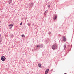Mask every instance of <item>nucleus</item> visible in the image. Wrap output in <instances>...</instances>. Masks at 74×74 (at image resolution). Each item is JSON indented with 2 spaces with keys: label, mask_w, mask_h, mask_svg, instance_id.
I'll return each instance as SVG.
<instances>
[{
  "label": "nucleus",
  "mask_w": 74,
  "mask_h": 74,
  "mask_svg": "<svg viewBox=\"0 0 74 74\" xmlns=\"http://www.w3.org/2000/svg\"><path fill=\"white\" fill-rule=\"evenodd\" d=\"M6 59V58L4 56H2L1 57V60L3 61H5V60Z\"/></svg>",
  "instance_id": "f257e3e1"
},
{
  "label": "nucleus",
  "mask_w": 74,
  "mask_h": 74,
  "mask_svg": "<svg viewBox=\"0 0 74 74\" xmlns=\"http://www.w3.org/2000/svg\"><path fill=\"white\" fill-rule=\"evenodd\" d=\"M56 48V44H55L54 45H53L52 47V49L53 50H55Z\"/></svg>",
  "instance_id": "f03ea898"
},
{
  "label": "nucleus",
  "mask_w": 74,
  "mask_h": 74,
  "mask_svg": "<svg viewBox=\"0 0 74 74\" xmlns=\"http://www.w3.org/2000/svg\"><path fill=\"white\" fill-rule=\"evenodd\" d=\"M49 71V69H46L45 72V74H47L48 72Z\"/></svg>",
  "instance_id": "7ed1b4c3"
},
{
  "label": "nucleus",
  "mask_w": 74,
  "mask_h": 74,
  "mask_svg": "<svg viewBox=\"0 0 74 74\" xmlns=\"http://www.w3.org/2000/svg\"><path fill=\"white\" fill-rule=\"evenodd\" d=\"M63 39L64 41H66V39L65 37H63Z\"/></svg>",
  "instance_id": "20e7f679"
},
{
  "label": "nucleus",
  "mask_w": 74,
  "mask_h": 74,
  "mask_svg": "<svg viewBox=\"0 0 74 74\" xmlns=\"http://www.w3.org/2000/svg\"><path fill=\"white\" fill-rule=\"evenodd\" d=\"M13 26V23L12 24H10L9 25V27H12Z\"/></svg>",
  "instance_id": "39448f33"
},
{
  "label": "nucleus",
  "mask_w": 74,
  "mask_h": 74,
  "mask_svg": "<svg viewBox=\"0 0 74 74\" xmlns=\"http://www.w3.org/2000/svg\"><path fill=\"white\" fill-rule=\"evenodd\" d=\"M39 67L40 68L41 67V64L39 63L38 64Z\"/></svg>",
  "instance_id": "423d86ee"
},
{
  "label": "nucleus",
  "mask_w": 74,
  "mask_h": 74,
  "mask_svg": "<svg viewBox=\"0 0 74 74\" xmlns=\"http://www.w3.org/2000/svg\"><path fill=\"white\" fill-rule=\"evenodd\" d=\"M12 2V0H9V4H10Z\"/></svg>",
  "instance_id": "0eeeda50"
},
{
  "label": "nucleus",
  "mask_w": 74,
  "mask_h": 74,
  "mask_svg": "<svg viewBox=\"0 0 74 74\" xmlns=\"http://www.w3.org/2000/svg\"><path fill=\"white\" fill-rule=\"evenodd\" d=\"M21 36H22V37H24V38H25V35H24V34H23V35H21Z\"/></svg>",
  "instance_id": "6e6552de"
},
{
  "label": "nucleus",
  "mask_w": 74,
  "mask_h": 74,
  "mask_svg": "<svg viewBox=\"0 0 74 74\" xmlns=\"http://www.w3.org/2000/svg\"><path fill=\"white\" fill-rule=\"evenodd\" d=\"M66 47V44H64V49Z\"/></svg>",
  "instance_id": "1a4fd4ad"
},
{
  "label": "nucleus",
  "mask_w": 74,
  "mask_h": 74,
  "mask_svg": "<svg viewBox=\"0 0 74 74\" xmlns=\"http://www.w3.org/2000/svg\"><path fill=\"white\" fill-rule=\"evenodd\" d=\"M57 18V16H56V17L54 18V20H56Z\"/></svg>",
  "instance_id": "9d476101"
},
{
  "label": "nucleus",
  "mask_w": 74,
  "mask_h": 74,
  "mask_svg": "<svg viewBox=\"0 0 74 74\" xmlns=\"http://www.w3.org/2000/svg\"><path fill=\"white\" fill-rule=\"evenodd\" d=\"M28 26H30V23H28Z\"/></svg>",
  "instance_id": "9b49d317"
},
{
  "label": "nucleus",
  "mask_w": 74,
  "mask_h": 74,
  "mask_svg": "<svg viewBox=\"0 0 74 74\" xmlns=\"http://www.w3.org/2000/svg\"><path fill=\"white\" fill-rule=\"evenodd\" d=\"M39 47V45H37V47L38 48V47Z\"/></svg>",
  "instance_id": "f8f14e48"
},
{
  "label": "nucleus",
  "mask_w": 74,
  "mask_h": 74,
  "mask_svg": "<svg viewBox=\"0 0 74 74\" xmlns=\"http://www.w3.org/2000/svg\"><path fill=\"white\" fill-rule=\"evenodd\" d=\"M45 13H47V11H46L45 12Z\"/></svg>",
  "instance_id": "ddd939ff"
},
{
  "label": "nucleus",
  "mask_w": 74,
  "mask_h": 74,
  "mask_svg": "<svg viewBox=\"0 0 74 74\" xmlns=\"http://www.w3.org/2000/svg\"><path fill=\"white\" fill-rule=\"evenodd\" d=\"M22 23L21 22L20 23V25H22Z\"/></svg>",
  "instance_id": "4468645a"
},
{
  "label": "nucleus",
  "mask_w": 74,
  "mask_h": 74,
  "mask_svg": "<svg viewBox=\"0 0 74 74\" xmlns=\"http://www.w3.org/2000/svg\"><path fill=\"white\" fill-rule=\"evenodd\" d=\"M48 7L50 8V5H48Z\"/></svg>",
  "instance_id": "2eb2a0df"
},
{
  "label": "nucleus",
  "mask_w": 74,
  "mask_h": 74,
  "mask_svg": "<svg viewBox=\"0 0 74 74\" xmlns=\"http://www.w3.org/2000/svg\"><path fill=\"white\" fill-rule=\"evenodd\" d=\"M31 4V5H33V3H32Z\"/></svg>",
  "instance_id": "dca6fc26"
},
{
  "label": "nucleus",
  "mask_w": 74,
  "mask_h": 74,
  "mask_svg": "<svg viewBox=\"0 0 74 74\" xmlns=\"http://www.w3.org/2000/svg\"><path fill=\"white\" fill-rule=\"evenodd\" d=\"M11 28H12V27H10V29H11Z\"/></svg>",
  "instance_id": "f3484780"
},
{
  "label": "nucleus",
  "mask_w": 74,
  "mask_h": 74,
  "mask_svg": "<svg viewBox=\"0 0 74 74\" xmlns=\"http://www.w3.org/2000/svg\"><path fill=\"white\" fill-rule=\"evenodd\" d=\"M64 74H67L66 73H65Z\"/></svg>",
  "instance_id": "a211bd4d"
},
{
  "label": "nucleus",
  "mask_w": 74,
  "mask_h": 74,
  "mask_svg": "<svg viewBox=\"0 0 74 74\" xmlns=\"http://www.w3.org/2000/svg\"><path fill=\"white\" fill-rule=\"evenodd\" d=\"M29 74L28 73V74Z\"/></svg>",
  "instance_id": "6ab92c4d"
}]
</instances>
